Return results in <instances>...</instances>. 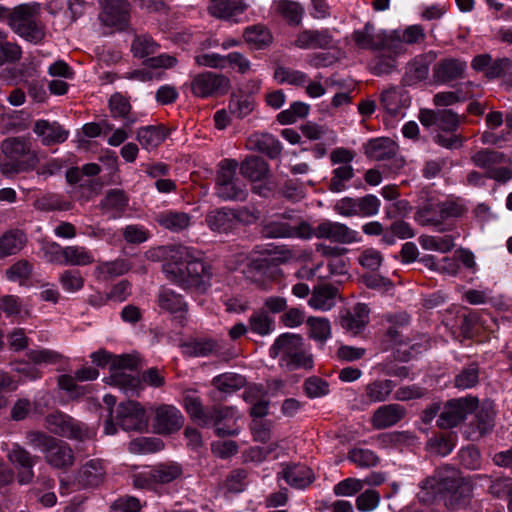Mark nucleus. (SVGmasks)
Masks as SVG:
<instances>
[{
	"label": "nucleus",
	"instance_id": "obj_1",
	"mask_svg": "<svg viewBox=\"0 0 512 512\" xmlns=\"http://www.w3.org/2000/svg\"><path fill=\"white\" fill-rule=\"evenodd\" d=\"M166 278L184 290L205 291L212 277L211 267L186 246L171 247L163 263Z\"/></svg>",
	"mask_w": 512,
	"mask_h": 512
},
{
	"label": "nucleus",
	"instance_id": "obj_2",
	"mask_svg": "<svg viewBox=\"0 0 512 512\" xmlns=\"http://www.w3.org/2000/svg\"><path fill=\"white\" fill-rule=\"evenodd\" d=\"M0 171L6 177L33 170L39 158L30 139L8 137L0 145Z\"/></svg>",
	"mask_w": 512,
	"mask_h": 512
},
{
	"label": "nucleus",
	"instance_id": "obj_3",
	"mask_svg": "<svg viewBox=\"0 0 512 512\" xmlns=\"http://www.w3.org/2000/svg\"><path fill=\"white\" fill-rule=\"evenodd\" d=\"M272 358H278L280 364L288 370L312 369V356L308 354L301 335L283 333L276 338L269 350Z\"/></svg>",
	"mask_w": 512,
	"mask_h": 512
},
{
	"label": "nucleus",
	"instance_id": "obj_4",
	"mask_svg": "<svg viewBox=\"0 0 512 512\" xmlns=\"http://www.w3.org/2000/svg\"><path fill=\"white\" fill-rule=\"evenodd\" d=\"M472 493L471 482H422L418 498L422 502L442 501L456 509L468 501Z\"/></svg>",
	"mask_w": 512,
	"mask_h": 512
},
{
	"label": "nucleus",
	"instance_id": "obj_5",
	"mask_svg": "<svg viewBox=\"0 0 512 512\" xmlns=\"http://www.w3.org/2000/svg\"><path fill=\"white\" fill-rule=\"evenodd\" d=\"M239 164L234 159H224L218 165L215 194L223 201H245L248 196L246 186L236 178Z\"/></svg>",
	"mask_w": 512,
	"mask_h": 512
},
{
	"label": "nucleus",
	"instance_id": "obj_6",
	"mask_svg": "<svg viewBox=\"0 0 512 512\" xmlns=\"http://www.w3.org/2000/svg\"><path fill=\"white\" fill-rule=\"evenodd\" d=\"M11 28L26 41L39 43L45 36L44 26L37 20V11L29 5L16 7L9 16Z\"/></svg>",
	"mask_w": 512,
	"mask_h": 512
},
{
	"label": "nucleus",
	"instance_id": "obj_7",
	"mask_svg": "<svg viewBox=\"0 0 512 512\" xmlns=\"http://www.w3.org/2000/svg\"><path fill=\"white\" fill-rule=\"evenodd\" d=\"M45 427L52 434L79 441L88 439L92 435L83 424L60 411L45 417Z\"/></svg>",
	"mask_w": 512,
	"mask_h": 512
},
{
	"label": "nucleus",
	"instance_id": "obj_8",
	"mask_svg": "<svg viewBox=\"0 0 512 512\" xmlns=\"http://www.w3.org/2000/svg\"><path fill=\"white\" fill-rule=\"evenodd\" d=\"M230 79L224 74L206 71L192 77L190 89L194 96L201 98L218 97L228 93Z\"/></svg>",
	"mask_w": 512,
	"mask_h": 512
},
{
	"label": "nucleus",
	"instance_id": "obj_9",
	"mask_svg": "<svg viewBox=\"0 0 512 512\" xmlns=\"http://www.w3.org/2000/svg\"><path fill=\"white\" fill-rule=\"evenodd\" d=\"M137 358L133 355H122L112 360L113 373L110 376V383L124 390L125 393L138 394L141 389V380L124 370L137 368Z\"/></svg>",
	"mask_w": 512,
	"mask_h": 512
},
{
	"label": "nucleus",
	"instance_id": "obj_10",
	"mask_svg": "<svg viewBox=\"0 0 512 512\" xmlns=\"http://www.w3.org/2000/svg\"><path fill=\"white\" fill-rule=\"evenodd\" d=\"M478 406L475 397H464L449 400L443 407L437 420V425L442 429L454 428L465 420Z\"/></svg>",
	"mask_w": 512,
	"mask_h": 512
},
{
	"label": "nucleus",
	"instance_id": "obj_11",
	"mask_svg": "<svg viewBox=\"0 0 512 512\" xmlns=\"http://www.w3.org/2000/svg\"><path fill=\"white\" fill-rule=\"evenodd\" d=\"M207 418V426L212 425L218 436L226 437L239 434L240 429L236 424L239 415L235 407L213 405L208 408Z\"/></svg>",
	"mask_w": 512,
	"mask_h": 512
},
{
	"label": "nucleus",
	"instance_id": "obj_12",
	"mask_svg": "<svg viewBox=\"0 0 512 512\" xmlns=\"http://www.w3.org/2000/svg\"><path fill=\"white\" fill-rule=\"evenodd\" d=\"M117 423L125 431H143L148 418L143 407L135 401L122 402L117 407Z\"/></svg>",
	"mask_w": 512,
	"mask_h": 512
},
{
	"label": "nucleus",
	"instance_id": "obj_13",
	"mask_svg": "<svg viewBox=\"0 0 512 512\" xmlns=\"http://www.w3.org/2000/svg\"><path fill=\"white\" fill-rule=\"evenodd\" d=\"M7 457L16 471L19 480H32L40 476L35 471L36 465L40 462V457L31 454L19 444L12 446L8 451Z\"/></svg>",
	"mask_w": 512,
	"mask_h": 512
},
{
	"label": "nucleus",
	"instance_id": "obj_14",
	"mask_svg": "<svg viewBox=\"0 0 512 512\" xmlns=\"http://www.w3.org/2000/svg\"><path fill=\"white\" fill-rule=\"evenodd\" d=\"M100 22L108 27L124 29L130 19V4L128 0H102Z\"/></svg>",
	"mask_w": 512,
	"mask_h": 512
},
{
	"label": "nucleus",
	"instance_id": "obj_15",
	"mask_svg": "<svg viewBox=\"0 0 512 512\" xmlns=\"http://www.w3.org/2000/svg\"><path fill=\"white\" fill-rule=\"evenodd\" d=\"M315 237L329 239L340 244H351L360 240L359 233L340 222L324 221L314 230Z\"/></svg>",
	"mask_w": 512,
	"mask_h": 512
},
{
	"label": "nucleus",
	"instance_id": "obj_16",
	"mask_svg": "<svg viewBox=\"0 0 512 512\" xmlns=\"http://www.w3.org/2000/svg\"><path fill=\"white\" fill-rule=\"evenodd\" d=\"M184 353L190 357H217L227 359L224 343L221 340L210 337H197L187 341L184 345Z\"/></svg>",
	"mask_w": 512,
	"mask_h": 512
},
{
	"label": "nucleus",
	"instance_id": "obj_17",
	"mask_svg": "<svg viewBox=\"0 0 512 512\" xmlns=\"http://www.w3.org/2000/svg\"><path fill=\"white\" fill-rule=\"evenodd\" d=\"M184 424L182 413L172 405H161L155 411L154 429L158 434H171Z\"/></svg>",
	"mask_w": 512,
	"mask_h": 512
},
{
	"label": "nucleus",
	"instance_id": "obj_18",
	"mask_svg": "<svg viewBox=\"0 0 512 512\" xmlns=\"http://www.w3.org/2000/svg\"><path fill=\"white\" fill-rule=\"evenodd\" d=\"M261 233L266 238H307L311 235L310 228L306 222L290 225L287 222L269 221L263 225Z\"/></svg>",
	"mask_w": 512,
	"mask_h": 512
},
{
	"label": "nucleus",
	"instance_id": "obj_19",
	"mask_svg": "<svg viewBox=\"0 0 512 512\" xmlns=\"http://www.w3.org/2000/svg\"><path fill=\"white\" fill-rule=\"evenodd\" d=\"M407 414L403 405L391 403L379 406L371 416V424L375 429L382 430L399 423Z\"/></svg>",
	"mask_w": 512,
	"mask_h": 512
},
{
	"label": "nucleus",
	"instance_id": "obj_20",
	"mask_svg": "<svg viewBox=\"0 0 512 512\" xmlns=\"http://www.w3.org/2000/svg\"><path fill=\"white\" fill-rule=\"evenodd\" d=\"M466 70L464 61L446 58L437 62L433 67V81L436 84H447L463 78Z\"/></svg>",
	"mask_w": 512,
	"mask_h": 512
},
{
	"label": "nucleus",
	"instance_id": "obj_21",
	"mask_svg": "<svg viewBox=\"0 0 512 512\" xmlns=\"http://www.w3.org/2000/svg\"><path fill=\"white\" fill-rule=\"evenodd\" d=\"M44 454L47 463L57 469H67L74 463V453L71 447L66 442L57 439Z\"/></svg>",
	"mask_w": 512,
	"mask_h": 512
},
{
	"label": "nucleus",
	"instance_id": "obj_22",
	"mask_svg": "<svg viewBox=\"0 0 512 512\" xmlns=\"http://www.w3.org/2000/svg\"><path fill=\"white\" fill-rule=\"evenodd\" d=\"M33 131L41 138L42 143L47 146L63 143L69 135V131L64 129L58 122H49L43 119L35 122Z\"/></svg>",
	"mask_w": 512,
	"mask_h": 512
},
{
	"label": "nucleus",
	"instance_id": "obj_23",
	"mask_svg": "<svg viewBox=\"0 0 512 512\" xmlns=\"http://www.w3.org/2000/svg\"><path fill=\"white\" fill-rule=\"evenodd\" d=\"M333 38L328 30H303L298 33L294 45L300 49H326Z\"/></svg>",
	"mask_w": 512,
	"mask_h": 512
},
{
	"label": "nucleus",
	"instance_id": "obj_24",
	"mask_svg": "<svg viewBox=\"0 0 512 512\" xmlns=\"http://www.w3.org/2000/svg\"><path fill=\"white\" fill-rule=\"evenodd\" d=\"M415 220L423 226H440L443 223L441 201L428 198L417 209Z\"/></svg>",
	"mask_w": 512,
	"mask_h": 512
},
{
	"label": "nucleus",
	"instance_id": "obj_25",
	"mask_svg": "<svg viewBox=\"0 0 512 512\" xmlns=\"http://www.w3.org/2000/svg\"><path fill=\"white\" fill-rule=\"evenodd\" d=\"M398 147L390 138H375L364 145L365 155L375 161H384L397 154Z\"/></svg>",
	"mask_w": 512,
	"mask_h": 512
},
{
	"label": "nucleus",
	"instance_id": "obj_26",
	"mask_svg": "<svg viewBox=\"0 0 512 512\" xmlns=\"http://www.w3.org/2000/svg\"><path fill=\"white\" fill-rule=\"evenodd\" d=\"M433 61L430 55H419L415 57L406 67L402 77V83L407 86L414 85L425 80L429 74V66Z\"/></svg>",
	"mask_w": 512,
	"mask_h": 512
},
{
	"label": "nucleus",
	"instance_id": "obj_27",
	"mask_svg": "<svg viewBox=\"0 0 512 512\" xmlns=\"http://www.w3.org/2000/svg\"><path fill=\"white\" fill-rule=\"evenodd\" d=\"M158 305L161 309L171 314H179L177 318L183 324L185 314L188 311V305L180 294L171 289L162 288L158 294Z\"/></svg>",
	"mask_w": 512,
	"mask_h": 512
},
{
	"label": "nucleus",
	"instance_id": "obj_28",
	"mask_svg": "<svg viewBox=\"0 0 512 512\" xmlns=\"http://www.w3.org/2000/svg\"><path fill=\"white\" fill-rule=\"evenodd\" d=\"M369 321V308L366 304L358 303L352 310L346 311L341 317V326L354 334H358Z\"/></svg>",
	"mask_w": 512,
	"mask_h": 512
},
{
	"label": "nucleus",
	"instance_id": "obj_29",
	"mask_svg": "<svg viewBox=\"0 0 512 512\" xmlns=\"http://www.w3.org/2000/svg\"><path fill=\"white\" fill-rule=\"evenodd\" d=\"M238 167L241 175L252 182L264 180L269 175L268 163L259 156L246 157Z\"/></svg>",
	"mask_w": 512,
	"mask_h": 512
},
{
	"label": "nucleus",
	"instance_id": "obj_30",
	"mask_svg": "<svg viewBox=\"0 0 512 512\" xmlns=\"http://www.w3.org/2000/svg\"><path fill=\"white\" fill-rule=\"evenodd\" d=\"M395 384L389 379H377L365 386L363 399L368 404L385 402L389 399Z\"/></svg>",
	"mask_w": 512,
	"mask_h": 512
},
{
	"label": "nucleus",
	"instance_id": "obj_31",
	"mask_svg": "<svg viewBox=\"0 0 512 512\" xmlns=\"http://www.w3.org/2000/svg\"><path fill=\"white\" fill-rule=\"evenodd\" d=\"M208 227L218 233H228L235 228L232 209L219 208L210 211L205 218Z\"/></svg>",
	"mask_w": 512,
	"mask_h": 512
},
{
	"label": "nucleus",
	"instance_id": "obj_32",
	"mask_svg": "<svg viewBox=\"0 0 512 512\" xmlns=\"http://www.w3.org/2000/svg\"><path fill=\"white\" fill-rule=\"evenodd\" d=\"M109 109L111 116L115 119H121L125 127H131L136 122V117L131 113L129 100L120 93L111 95Z\"/></svg>",
	"mask_w": 512,
	"mask_h": 512
},
{
	"label": "nucleus",
	"instance_id": "obj_33",
	"mask_svg": "<svg viewBox=\"0 0 512 512\" xmlns=\"http://www.w3.org/2000/svg\"><path fill=\"white\" fill-rule=\"evenodd\" d=\"M382 31L377 32L374 25L367 22L362 30L354 31L353 40L359 48L379 51Z\"/></svg>",
	"mask_w": 512,
	"mask_h": 512
},
{
	"label": "nucleus",
	"instance_id": "obj_34",
	"mask_svg": "<svg viewBox=\"0 0 512 512\" xmlns=\"http://www.w3.org/2000/svg\"><path fill=\"white\" fill-rule=\"evenodd\" d=\"M211 384L221 393L232 394L246 385V378L234 372H225L215 376Z\"/></svg>",
	"mask_w": 512,
	"mask_h": 512
},
{
	"label": "nucleus",
	"instance_id": "obj_35",
	"mask_svg": "<svg viewBox=\"0 0 512 512\" xmlns=\"http://www.w3.org/2000/svg\"><path fill=\"white\" fill-rule=\"evenodd\" d=\"M182 476V469L178 464H161L157 467L140 472L136 480H175Z\"/></svg>",
	"mask_w": 512,
	"mask_h": 512
},
{
	"label": "nucleus",
	"instance_id": "obj_36",
	"mask_svg": "<svg viewBox=\"0 0 512 512\" xmlns=\"http://www.w3.org/2000/svg\"><path fill=\"white\" fill-rule=\"evenodd\" d=\"M251 143L257 151L267 155L271 159L277 158L282 151L280 141L269 133L253 135Z\"/></svg>",
	"mask_w": 512,
	"mask_h": 512
},
{
	"label": "nucleus",
	"instance_id": "obj_37",
	"mask_svg": "<svg viewBox=\"0 0 512 512\" xmlns=\"http://www.w3.org/2000/svg\"><path fill=\"white\" fill-rule=\"evenodd\" d=\"M26 236L20 230H11L0 237V257L14 255L26 244Z\"/></svg>",
	"mask_w": 512,
	"mask_h": 512
},
{
	"label": "nucleus",
	"instance_id": "obj_38",
	"mask_svg": "<svg viewBox=\"0 0 512 512\" xmlns=\"http://www.w3.org/2000/svg\"><path fill=\"white\" fill-rule=\"evenodd\" d=\"M156 221L165 229L179 232L190 224V215L179 211H165L156 216Z\"/></svg>",
	"mask_w": 512,
	"mask_h": 512
},
{
	"label": "nucleus",
	"instance_id": "obj_39",
	"mask_svg": "<svg viewBox=\"0 0 512 512\" xmlns=\"http://www.w3.org/2000/svg\"><path fill=\"white\" fill-rule=\"evenodd\" d=\"M337 289L331 285H320L315 287L308 301L309 305L315 309L329 310L334 305Z\"/></svg>",
	"mask_w": 512,
	"mask_h": 512
},
{
	"label": "nucleus",
	"instance_id": "obj_40",
	"mask_svg": "<svg viewBox=\"0 0 512 512\" xmlns=\"http://www.w3.org/2000/svg\"><path fill=\"white\" fill-rule=\"evenodd\" d=\"M273 8L290 25L297 26L301 23L304 14L303 7L291 0L274 1Z\"/></svg>",
	"mask_w": 512,
	"mask_h": 512
},
{
	"label": "nucleus",
	"instance_id": "obj_41",
	"mask_svg": "<svg viewBox=\"0 0 512 512\" xmlns=\"http://www.w3.org/2000/svg\"><path fill=\"white\" fill-rule=\"evenodd\" d=\"M471 161L479 168L486 172L492 170L496 165L505 163L506 156L504 153L491 150L481 149L471 156Z\"/></svg>",
	"mask_w": 512,
	"mask_h": 512
},
{
	"label": "nucleus",
	"instance_id": "obj_42",
	"mask_svg": "<svg viewBox=\"0 0 512 512\" xmlns=\"http://www.w3.org/2000/svg\"><path fill=\"white\" fill-rule=\"evenodd\" d=\"M166 132L162 127L147 126L142 127L137 132V140L146 150H152L158 147L166 138Z\"/></svg>",
	"mask_w": 512,
	"mask_h": 512
},
{
	"label": "nucleus",
	"instance_id": "obj_43",
	"mask_svg": "<svg viewBox=\"0 0 512 512\" xmlns=\"http://www.w3.org/2000/svg\"><path fill=\"white\" fill-rule=\"evenodd\" d=\"M277 265L270 263L266 259L257 260L251 267L252 278L262 287H265L267 281L275 279L280 274Z\"/></svg>",
	"mask_w": 512,
	"mask_h": 512
},
{
	"label": "nucleus",
	"instance_id": "obj_44",
	"mask_svg": "<svg viewBox=\"0 0 512 512\" xmlns=\"http://www.w3.org/2000/svg\"><path fill=\"white\" fill-rule=\"evenodd\" d=\"M249 329L260 336H266L275 329V320L264 309L254 312L249 317Z\"/></svg>",
	"mask_w": 512,
	"mask_h": 512
},
{
	"label": "nucleus",
	"instance_id": "obj_45",
	"mask_svg": "<svg viewBox=\"0 0 512 512\" xmlns=\"http://www.w3.org/2000/svg\"><path fill=\"white\" fill-rule=\"evenodd\" d=\"M65 265L86 266L94 262L93 254L83 246L63 247Z\"/></svg>",
	"mask_w": 512,
	"mask_h": 512
},
{
	"label": "nucleus",
	"instance_id": "obj_46",
	"mask_svg": "<svg viewBox=\"0 0 512 512\" xmlns=\"http://www.w3.org/2000/svg\"><path fill=\"white\" fill-rule=\"evenodd\" d=\"M246 4L243 0H221L208 6V11L211 15L218 18H229L235 14L241 13L246 9Z\"/></svg>",
	"mask_w": 512,
	"mask_h": 512
},
{
	"label": "nucleus",
	"instance_id": "obj_47",
	"mask_svg": "<svg viewBox=\"0 0 512 512\" xmlns=\"http://www.w3.org/2000/svg\"><path fill=\"white\" fill-rule=\"evenodd\" d=\"M184 406L190 417L202 426H207L208 409L203 407L201 399L191 393H186L183 398Z\"/></svg>",
	"mask_w": 512,
	"mask_h": 512
},
{
	"label": "nucleus",
	"instance_id": "obj_48",
	"mask_svg": "<svg viewBox=\"0 0 512 512\" xmlns=\"http://www.w3.org/2000/svg\"><path fill=\"white\" fill-rule=\"evenodd\" d=\"M255 106L252 96L247 94H233L229 101V112L237 118H244L249 115Z\"/></svg>",
	"mask_w": 512,
	"mask_h": 512
},
{
	"label": "nucleus",
	"instance_id": "obj_49",
	"mask_svg": "<svg viewBox=\"0 0 512 512\" xmlns=\"http://www.w3.org/2000/svg\"><path fill=\"white\" fill-rule=\"evenodd\" d=\"M274 79L279 84L302 86L307 82L308 76L299 70H294L284 66H277L274 71Z\"/></svg>",
	"mask_w": 512,
	"mask_h": 512
},
{
	"label": "nucleus",
	"instance_id": "obj_50",
	"mask_svg": "<svg viewBox=\"0 0 512 512\" xmlns=\"http://www.w3.org/2000/svg\"><path fill=\"white\" fill-rule=\"evenodd\" d=\"M34 207L40 211H68L71 209L72 204L65 201L58 194H45L34 202Z\"/></svg>",
	"mask_w": 512,
	"mask_h": 512
},
{
	"label": "nucleus",
	"instance_id": "obj_51",
	"mask_svg": "<svg viewBox=\"0 0 512 512\" xmlns=\"http://www.w3.org/2000/svg\"><path fill=\"white\" fill-rule=\"evenodd\" d=\"M244 38L247 43L253 44L257 49L269 45L272 39L269 30L260 25L247 27L244 31Z\"/></svg>",
	"mask_w": 512,
	"mask_h": 512
},
{
	"label": "nucleus",
	"instance_id": "obj_52",
	"mask_svg": "<svg viewBox=\"0 0 512 512\" xmlns=\"http://www.w3.org/2000/svg\"><path fill=\"white\" fill-rule=\"evenodd\" d=\"M479 381V366L476 363H471L463 368L454 379L456 388L469 389L474 387Z\"/></svg>",
	"mask_w": 512,
	"mask_h": 512
},
{
	"label": "nucleus",
	"instance_id": "obj_53",
	"mask_svg": "<svg viewBox=\"0 0 512 512\" xmlns=\"http://www.w3.org/2000/svg\"><path fill=\"white\" fill-rule=\"evenodd\" d=\"M307 325L309 326V336L316 341L325 342L331 335L330 322L326 318L309 317Z\"/></svg>",
	"mask_w": 512,
	"mask_h": 512
},
{
	"label": "nucleus",
	"instance_id": "obj_54",
	"mask_svg": "<svg viewBox=\"0 0 512 512\" xmlns=\"http://www.w3.org/2000/svg\"><path fill=\"white\" fill-rule=\"evenodd\" d=\"M354 177V169L351 165H341L332 171L329 190L341 192L346 188L345 183Z\"/></svg>",
	"mask_w": 512,
	"mask_h": 512
},
{
	"label": "nucleus",
	"instance_id": "obj_55",
	"mask_svg": "<svg viewBox=\"0 0 512 512\" xmlns=\"http://www.w3.org/2000/svg\"><path fill=\"white\" fill-rule=\"evenodd\" d=\"M379 51H387L390 54L398 55L404 51V42L400 31L394 30L390 33L382 31Z\"/></svg>",
	"mask_w": 512,
	"mask_h": 512
},
{
	"label": "nucleus",
	"instance_id": "obj_56",
	"mask_svg": "<svg viewBox=\"0 0 512 512\" xmlns=\"http://www.w3.org/2000/svg\"><path fill=\"white\" fill-rule=\"evenodd\" d=\"M101 206L105 209L122 212L128 206V197L121 189H111L102 200Z\"/></svg>",
	"mask_w": 512,
	"mask_h": 512
},
{
	"label": "nucleus",
	"instance_id": "obj_57",
	"mask_svg": "<svg viewBox=\"0 0 512 512\" xmlns=\"http://www.w3.org/2000/svg\"><path fill=\"white\" fill-rule=\"evenodd\" d=\"M279 474L283 480L292 481L312 480L315 477L312 470L304 464L286 465Z\"/></svg>",
	"mask_w": 512,
	"mask_h": 512
},
{
	"label": "nucleus",
	"instance_id": "obj_58",
	"mask_svg": "<svg viewBox=\"0 0 512 512\" xmlns=\"http://www.w3.org/2000/svg\"><path fill=\"white\" fill-rule=\"evenodd\" d=\"M158 44L147 35L137 36L131 45V51L135 57L144 58L154 54Z\"/></svg>",
	"mask_w": 512,
	"mask_h": 512
},
{
	"label": "nucleus",
	"instance_id": "obj_59",
	"mask_svg": "<svg viewBox=\"0 0 512 512\" xmlns=\"http://www.w3.org/2000/svg\"><path fill=\"white\" fill-rule=\"evenodd\" d=\"M62 288L69 292L75 293L84 287V278L78 270H65L59 277Z\"/></svg>",
	"mask_w": 512,
	"mask_h": 512
},
{
	"label": "nucleus",
	"instance_id": "obj_60",
	"mask_svg": "<svg viewBox=\"0 0 512 512\" xmlns=\"http://www.w3.org/2000/svg\"><path fill=\"white\" fill-rule=\"evenodd\" d=\"M414 439V435L410 432L394 431L380 435L378 440L383 447H388L411 444L414 441Z\"/></svg>",
	"mask_w": 512,
	"mask_h": 512
},
{
	"label": "nucleus",
	"instance_id": "obj_61",
	"mask_svg": "<svg viewBox=\"0 0 512 512\" xmlns=\"http://www.w3.org/2000/svg\"><path fill=\"white\" fill-rule=\"evenodd\" d=\"M81 475L82 477L86 478L87 480L90 479H101L104 477L111 476L107 472V468L105 463L102 460L99 459H92L86 462L82 469H81Z\"/></svg>",
	"mask_w": 512,
	"mask_h": 512
},
{
	"label": "nucleus",
	"instance_id": "obj_62",
	"mask_svg": "<svg viewBox=\"0 0 512 512\" xmlns=\"http://www.w3.org/2000/svg\"><path fill=\"white\" fill-rule=\"evenodd\" d=\"M348 458L360 467L374 466L379 460L373 451L363 448L352 449L349 452Z\"/></svg>",
	"mask_w": 512,
	"mask_h": 512
},
{
	"label": "nucleus",
	"instance_id": "obj_63",
	"mask_svg": "<svg viewBox=\"0 0 512 512\" xmlns=\"http://www.w3.org/2000/svg\"><path fill=\"white\" fill-rule=\"evenodd\" d=\"M459 124L460 117L456 112L450 109L438 110L437 126L441 130L453 132L459 127Z\"/></svg>",
	"mask_w": 512,
	"mask_h": 512
},
{
	"label": "nucleus",
	"instance_id": "obj_64",
	"mask_svg": "<svg viewBox=\"0 0 512 512\" xmlns=\"http://www.w3.org/2000/svg\"><path fill=\"white\" fill-rule=\"evenodd\" d=\"M380 208V200L372 194L358 198L359 216L370 217L378 213Z\"/></svg>",
	"mask_w": 512,
	"mask_h": 512
}]
</instances>
